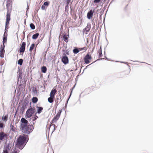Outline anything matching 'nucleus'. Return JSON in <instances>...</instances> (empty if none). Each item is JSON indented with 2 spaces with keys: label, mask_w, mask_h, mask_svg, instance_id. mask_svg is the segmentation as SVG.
Segmentation results:
<instances>
[{
  "label": "nucleus",
  "mask_w": 153,
  "mask_h": 153,
  "mask_svg": "<svg viewBox=\"0 0 153 153\" xmlns=\"http://www.w3.org/2000/svg\"><path fill=\"white\" fill-rule=\"evenodd\" d=\"M2 153H9V152L3 150Z\"/></svg>",
  "instance_id": "40"
},
{
  "label": "nucleus",
  "mask_w": 153,
  "mask_h": 153,
  "mask_svg": "<svg viewBox=\"0 0 153 153\" xmlns=\"http://www.w3.org/2000/svg\"><path fill=\"white\" fill-rule=\"evenodd\" d=\"M20 121L21 122V127H23L24 128V126L28 125V121L24 118H22L21 119Z\"/></svg>",
  "instance_id": "6"
},
{
  "label": "nucleus",
  "mask_w": 153,
  "mask_h": 153,
  "mask_svg": "<svg viewBox=\"0 0 153 153\" xmlns=\"http://www.w3.org/2000/svg\"><path fill=\"white\" fill-rule=\"evenodd\" d=\"M91 28V25L90 24H88L87 26L85 28V31L86 32H88L89 31Z\"/></svg>",
  "instance_id": "16"
},
{
  "label": "nucleus",
  "mask_w": 153,
  "mask_h": 153,
  "mask_svg": "<svg viewBox=\"0 0 153 153\" xmlns=\"http://www.w3.org/2000/svg\"><path fill=\"white\" fill-rule=\"evenodd\" d=\"M63 39L66 42H67L68 41V38L65 36H63Z\"/></svg>",
  "instance_id": "29"
},
{
  "label": "nucleus",
  "mask_w": 153,
  "mask_h": 153,
  "mask_svg": "<svg viewBox=\"0 0 153 153\" xmlns=\"http://www.w3.org/2000/svg\"><path fill=\"white\" fill-rule=\"evenodd\" d=\"M8 116L7 115H5L4 117H3L2 119L4 121H6L7 120Z\"/></svg>",
  "instance_id": "28"
},
{
  "label": "nucleus",
  "mask_w": 153,
  "mask_h": 153,
  "mask_svg": "<svg viewBox=\"0 0 153 153\" xmlns=\"http://www.w3.org/2000/svg\"><path fill=\"white\" fill-rule=\"evenodd\" d=\"M35 110V109L34 107L29 108L26 111V117L28 118L31 117L32 114L34 113Z\"/></svg>",
  "instance_id": "4"
},
{
  "label": "nucleus",
  "mask_w": 153,
  "mask_h": 153,
  "mask_svg": "<svg viewBox=\"0 0 153 153\" xmlns=\"http://www.w3.org/2000/svg\"><path fill=\"white\" fill-rule=\"evenodd\" d=\"M41 8L42 10H45V6L44 5H42L41 7Z\"/></svg>",
  "instance_id": "34"
},
{
  "label": "nucleus",
  "mask_w": 153,
  "mask_h": 153,
  "mask_svg": "<svg viewBox=\"0 0 153 153\" xmlns=\"http://www.w3.org/2000/svg\"><path fill=\"white\" fill-rule=\"evenodd\" d=\"M26 43L25 42H23L20 48L19 51L20 53H23L25 49Z\"/></svg>",
  "instance_id": "10"
},
{
  "label": "nucleus",
  "mask_w": 153,
  "mask_h": 153,
  "mask_svg": "<svg viewBox=\"0 0 153 153\" xmlns=\"http://www.w3.org/2000/svg\"><path fill=\"white\" fill-rule=\"evenodd\" d=\"M84 48H79L78 49H79V51H81L83 50L84 49Z\"/></svg>",
  "instance_id": "39"
},
{
  "label": "nucleus",
  "mask_w": 153,
  "mask_h": 153,
  "mask_svg": "<svg viewBox=\"0 0 153 153\" xmlns=\"http://www.w3.org/2000/svg\"><path fill=\"white\" fill-rule=\"evenodd\" d=\"M28 140V139L20 135L18 139L17 143H26Z\"/></svg>",
  "instance_id": "5"
},
{
  "label": "nucleus",
  "mask_w": 153,
  "mask_h": 153,
  "mask_svg": "<svg viewBox=\"0 0 153 153\" xmlns=\"http://www.w3.org/2000/svg\"><path fill=\"white\" fill-rule=\"evenodd\" d=\"M26 144H15V148L22 150L25 146Z\"/></svg>",
  "instance_id": "13"
},
{
  "label": "nucleus",
  "mask_w": 153,
  "mask_h": 153,
  "mask_svg": "<svg viewBox=\"0 0 153 153\" xmlns=\"http://www.w3.org/2000/svg\"><path fill=\"white\" fill-rule=\"evenodd\" d=\"M28 9H29V7H28V6L27 5V10Z\"/></svg>",
  "instance_id": "44"
},
{
  "label": "nucleus",
  "mask_w": 153,
  "mask_h": 153,
  "mask_svg": "<svg viewBox=\"0 0 153 153\" xmlns=\"http://www.w3.org/2000/svg\"><path fill=\"white\" fill-rule=\"evenodd\" d=\"M19 151L18 149L15 148L10 153H19Z\"/></svg>",
  "instance_id": "24"
},
{
  "label": "nucleus",
  "mask_w": 153,
  "mask_h": 153,
  "mask_svg": "<svg viewBox=\"0 0 153 153\" xmlns=\"http://www.w3.org/2000/svg\"><path fill=\"white\" fill-rule=\"evenodd\" d=\"M100 51L99 52V57H100L102 56V50H100Z\"/></svg>",
  "instance_id": "33"
},
{
  "label": "nucleus",
  "mask_w": 153,
  "mask_h": 153,
  "mask_svg": "<svg viewBox=\"0 0 153 153\" xmlns=\"http://www.w3.org/2000/svg\"><path fill=\"white\" fill-rule=\"evenodd\" d=\"M23 60L22 59H20L18 61V64L20 65H21L23 63Z\"/></svg>",
  "instance_id": "26"
},
{
  "label": "nucleus",
  "mask_w": 153,
  "mask_h": 153,
  "mask_svg": "<svg viewBox=\"0 0 153 153\" xmlns=\"http://www.w3.org/2000/svg\"><path fill=\"white\" fill-rule=\"evenodd\" d=\"M13 144V146H14V144Z\"/></svg>",
  "instance_id": "49"
},
{
  "label": "nucleus",
  "mask_w": 153,
  "mask_h": 153,
  "mask_svg": "<svg viewBox=\"0 0 153 153\" xmlns=\"http://www.w3.org/2000/svg\"><path fill=\"white\" fill-rule=\"evenodd\" d=\"M49 146L50 147H51V148L52 149V146H51V144H49Z\"/></svg>",
  "instance_id": "41"
},
{
  "label": "nucleus",
  "mask_w": 153,
  "mask_h": 153,
  "mask_svg": "<svg viewBox=\"0 0 153 153\" xmlns=\"http://www.w3.org/2000/svg\"><path fill=\"white\" fill-rule=\"evenodd\" d=\"M6 38L5 37H4L3 38V42H5V41H6Z\"/></svg>",
  "instance_id": "37"
},
{
  "label": "nucleus",
  "mask_w": 153,
  "mask_h": 153,
  "mask_svg": "<svg viewBox=\"0 0 153 153\" xmlns=\"http://www.w3.org/2000/svg\"><path fill=\"white\" fill-rule=\"evenodd\" d=\"M5 136V134L4 132H1L0 133V140H2L4 137Z\"/></svg>",
  "instance_id": "18"
},
{
  "label": "nucleus",
  "mask_w": 153,
  "mask_h": 153,
  "mask_svg": "<svg viewBox=\"0 0 153 153\" xmlns=\"http://www.w3.org/2000/svg\"><path fill=\"white\" fill-rule=\"evenodd\" d=\"M42 71L44 73H45L47 71V68L46 67L43 66L41 68Z\"/></svg>",
  "instance_id": "22"
},
{
  "label": "nucleus",
  "mask_w": 153,
  "mask_h": 153,
  "mask_svg": "<svg viewBox=\"0 0 153 153\" xmlns=\"http://www.w3.org/2000/svg\"><path fill=\"white\" fill-rule=\"evenodd\" d=\"M41 88H42V91H44V89L45 88V86H43L42 85L41 86Z\"/></svg>",
  "instance_id": "36"
},
{
  "label": "nucleus",
  "mask_w": 153,
  "mask_h": 153,
  "mask_svg": "<svg viewBox=\"0 0 153 153\" xmlns=\"http://www.w3.org/2000/svg\"><path fill=\"white\" fill-rule=\"evenodd\" d=\"M101 0H94V2L95 4L99 3Z\"/></svg>",
  "instance_id": "32"
},
{
  "label": "nucleus",
  "mask_w": 153,
  "mask_h": 153,
  "mask_svg": "<svg viewBox=\"0 0 153 153\" xmlns=\"http://www.w3.org/2000/svg\"><path fill=\"white\" fill-rule=\"evenodd\" d=\"M54 97H50L48 98V100L50 103H52L53 102Z\"/></svg>",
  "instance_id": "19"
},
{
  "label": "nucleus",
  "mask_w": 153,
  "mask_h": 153,
  "mask_svg": "<svg viewBox=\"0 0 153 153\" xmlns=\"http://www.w3.org/2000/svg\"><path fill=\"white\" fill-rule=\"evenodd\" d=\"M60 113H57L56 116H55L53 118L52 121L51 122V125L50 126V127H51L52 126H53V132L55 131V128H56V127H55V125L54 124H53V123H56L57 121V120L59 119L60 116Z\"/></svg>",
  "instance_id": "3"
},
{
  "label": "nucleus",
  "mask_w": 153,
  "mask_h": 153,
  "mask_svg": "<svg viewBox=\"0 0 153 153\" xmlns=\"http://www.w3.org/2000/svg\"><path fill=\"white\" fill-rule=\"evenodd\" d=\"M11 144H4V148L3 149L4 151L9 152L11 149Z\"/></svg>",
  "instance_id": "8"
},
{
  "label": "nucleus",
  "mask_w": 153,
  "mask_h": 153,
  "mask_svg": "<svg viewBox=\"0 0 153 153\" xmlns=\"http://www.w3.org/2000/svg\"><path fill=\"white\" fill-rule=\"evenodd\" d=\"M5 46L3 44V47L2 45L1 46L0 48V56L1 58H3L4 57V48Z\"/></svg>",
  "instance_id": "11"
},
{
  "label": "nucleus",
  "mask_w": 153,
  "mask_h": 153,
  "mask_svg": "<svg viewBox=\"0 0 153 153\" xmlns=\"http://www.w3.org/2000/svg\"><path fill=\"white\" fill-rule=\"evenodd\" d=\"M56 92L57 90L56 89H53L50 92V96L54 97L55 95Z\"/></svg>",
  "instance_id": "15"
},
{
  "label": "nucleus",
  "mask_w": 153,
  "mask_h": 153,
  "mask_svg": "<svg viewBox=\"0 0 153 153\" xmlns=\"http://www.w3.org/2000/svg\"><path fill=\"white\" fill-rule=\"evenodd\" d=\"M20 75L21 74H20V73L19 74V77H20Z\"/></svg>",
  "instance_id": "43"
},
{
  "label": "nucleus",
  "mask_w": 153,
  "mask_h": 153,
  "mask_svg": "<svg viewBox=\"0 0 153 153\" xmlns=\"http://www.w3.org/2000/svg\"><path fill=\"white\" fill-rule=\"evenodd\" d=\"M34 127L32 125H29L23 127H21L20 129L22 130V132L25 134H29L31 132L33 129Z\"/></svg>",
  "instance_id": "2"
},
{
  "label": "nucleus",
  "mask_w": 153,
  "mask_h": 153,
  "mask_svg": "<svg viewBox=\"0 0 153 153\" xmlns=\"http://www.w3.org/2000/svg\"><path fill=\"white\" fill-rule=\"evenodd\" d=\"M32 94L34 96H37L39 90L37 89L36 87H33L32 88Z\"/></svg>",
  "instance_id": "7"
},
{
  "label": "nucleus",
  "mask_w": 153,
  "mask_h": 153,
  "mask_svg": "<svg viewBox=\"0 0 153 153\" xmlns=\"http://www.w3.org/2000/svg\"><path fill=\"white\" fill-rule=\"evenodd\" d=\"M37 114V113H36L35 114L34 117L33 118V119H32L34 121L35 120H36L38 118V116H36Z\"/></svg>",
  "instance_id": "30"
},
{
  "label": "nucleus",
  "mask_w": 153,
  "mask_h": 153,
  "mask_svg": "<svg viewBox=\"0 0 153 153\" xmlns=\"http://www.w3.org/2000/svg\"><path fill=\"white\" fill-rule=\"evenodd\" d=\"M74 53V54H76L79 51V50L77 48H75L73 50Z\"/></svg>",
  "instance_id": "21"
},
{
  "label": "nucleus",
  "mask_w": 153,
  "mask_h": 153,
  "mask_svg": "<svg viewBox=\"0 0 153 153\" xmlns=\"http://www.w3.org/2000/svg\"><path fill=\"white\" fill-rule=\"evenodd\" d=\"M93 24H94V25H95L94 23H93Z\"/></svg>",
  "instance_id": "47"
},
{
  "label": "nucleus",
  "mask_w": 153,
  "mask_h": 153,
  "mask_svg": "<svg viewBox=\"0 0 153 153\" xmlns=\"http://www.w3.org/2000/svg\"><path fill=\"white\" fill-rule=\"evenodd\" d=\"M49 4V3L47 1H46L44 3L43 5H44L45 6H48Z\"/></svg>",
  "instance_id": "31"
},
{
  "label": "nucleus",
  "mask_w": 153,
  "mask_h": 153,
  "mask_svg": "<svg viewBox=\"0 0 153 153\" xmlns=\"http://www.w3.org/2000/svg\"><path fill=\"white\" fill-rule=\"evenodd\" d=\"M94 13V11L92 10H91L87 13V18L88 19H90L92 17L93 14Z\"/></svg>",
  "instance_id": "14"
},
{
  "label": "nucleus",
  "mask_w": 153,
  "mask_h": 153,
  "mask_svg": "<svg viewBox=\"0 0 153 153\" xmlns=\"http://www.w3.org/2000/svg\"><path fill=\"white\" fill-rule=\"evenodd\" d=\"M39 33H36V34L33 35L32 36V38L33 39H36L37 38L39 35Z\"/></svg>",
  "instance_id": "20"
},
{
  "label": "nucleus",
  "mask_w": 153,
  "mask_h": 153,
  "mask_svg": "<svg viewBox=\"0 0 153 153\" xmlns=\"http://www.w3.org/2000/svg\"><path fill=\"white\" fill-rule=\"evenodd\" d=\"M68 9V5H66L65 8V11H66V10H67V9Z\"/></svg>",
  "instance_id": "38"
},
{
  "label": "nucleus",
  "mask_w": 153,
  "mask_h": 153,
  "mask_svg": "<svg viewBox=\"0 0 153 153\" xmlns=\"http://www.w3.org/2000/svg\"><path fill=\"white\" fill-rule=\"evenodd\" d=\"M30 27L32 29L34 30L35 28V26L34 25L33 23H31L30 24Z\"/></svg>",
  "instance_id": "27"
},
{
  "label": "nucleus",
  "mask_w": 153,
  "mask_h": 153,
  "mask_svg": "<svg viewBox=\"0 0 153 153\" xmlns=\"http://www.w3.org/2000/svg\"><path fill=\"white\" fill-rule=\"evenodd\" d=\"M57 103H58V102H56V104H57V105H58V104H57Z\"/></svg>",
  "instance_id": "46"
},
{
  "label": "nucleus",
  "mask_w": 153,
  "mask_h": 153,
  "mask_svg": "<svg viewBox=\"0 0 153 153\" xmlns=\"http://www.w3.org/2000/svg\"><path fill=\"white\" fill-rule=\"evenodd\" d=\"M38 100V98L36 97H34L32 99V102L33 103H36L37 102Z\"/></svg>",
  "instance_id": "23"
},
{
  "label": "nucleus",
  "mask_w": 153,
  "mask_h": 153,
  "mask_svg": "<svg viewBox=\"0 0 153 153\" xmlns=\"http://www.w3.org/2000/svg\"><path fill=\"white\" fill-rule=\"evenodd\" d=\"M3 123H0V128H3Z\"/></svg>",
  "instance_id": "35"
},
{
  "label": "nucleus",
  "mask_w": 153,
  "mask_h": 153,
  "mask_svg": "<svg viewBox=\"0 0 153 153\" xmlns=\"http://www.w3.org/2000/svg\"><path fill=\"white\" fill-rule=\"evenodd\" d=\"M66 53L68 55L69 54L68 52V51H66Z\"/></svg>",
  "instance_id": "42"
},
{
  "label": "nucleus",
  "mask_w": 153,
  "mask_h": 153,
  "mask_svg": "<svg viewBox=\"0 0 153 153\" xmlns=\"http://www.w3.org/2000/svg\"><path fill=\"white\" fill-rule=\"evenodd\" d=\"M93 24H94V25H95L94 23H93Z\"/></svg>",
  "instance_id": "48"
},
{
  "label": "nucleus",
  "mask_w": 153,
  "mask_h": 153,
  "mask_svg": "<svg viewBox=\"0 0 153 153\" xmlns=\"http://www.w3.org/2000/svg\"><path fill=\"white\" fill-rule=\"evenodd\" d=\"M62 62L65 64H66L68 62V58L65 55L62 57Z\"/></svg>",
  "instance_id": "12"
},
{
  "label": "nucleus",
  "mask_w": 153,
  "mask_h": 153,
  "mask_svg": "<svg viewBox=\"0 0 153 153\" xmlns=\"http://www.w3.org/2000/svg\"><path fill=\"white\" fill-rule=\"evenodd\" d=\"M91 58V56L88 54H87L85 57L84 59L85 63L86 64L89 63V60H90Z\"/></svg>",
  "instance_id": "9"
},
{
  "label": "nucleus",
  "mask_w": 153,
  "mask_h": 153,
  "mask_svg": "<svg viewBox=\"0 0 153 153\" xmlns=\"http://www.w3.org/2000/svg\"><path fill=\"white\" fill-rule=\"evenodd\" d=\"M121 62L123 63H126L125 62Z\"/></svg>",
  "instance_id": "45"
},
{
  "label": "nucleus",
  "mask_w": 153,
  "mask_h": 153,
  "mask_svg": "<svg viewBox=\"0 0 153 153\" xmlns=\"http://www.w3.org/2000/svg\"><path fill=\"white\" fill-rule=\"evenodd\" d=\"M34 46H35V44H33L31 45L30 47V49H29V51H30L31 52L32 51V50L33 49Z\"/></svg>",
  "instance_id": "25"
},
{
  "label": "nucleus",
  "mask_w": 153,
  "mask_h": 153,
  "mask_svg": "<svg viewBox=\"0 0 153 153\" xmlns=\"http://www.w3.org/2000/svg\"><path fill=\"white\" fill-rule=\"evenodd\" d=\"M7 3L6 4V7L7 9V14L6 15V21L5 23V31L4 33L5 34L7 32V30H6L7 29L8 25L9 24V21L10 20V8L11 7V2L12 1V0H7Z\"/></svg>",
  "instance_id": "1"
},
{
  "label": "nucleus",
  "mask_w": 153,
  "mask_h": 153,
  "mask_svg": "<svg viewBox=\"0 0 153 153\" xmlns=\"http://www.w3.org/2000/svg\"><path fill=\"white\" fill-rule=\"evenodd\" d=\"M37 113H38L39 114L41 113L42 111L43 110V108L42 107H39L38 106H37Z\"/></svg>",
  "instance_id": "17"
}]
</instances>
